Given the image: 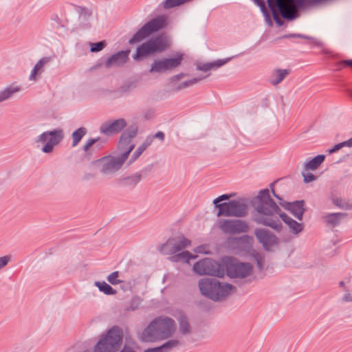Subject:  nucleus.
<instances>
[{
	"instance_id": "obj_14",
	"label": "nucleus",
	"mask_w": 352,
	"mask_h": 352,
	"mask_svg": "<svg viewBox=\"0 0 352 352\" xmlns=\"http://www.w3.org/2000/svg\"><path fill=\"white\" fill-rule=\"evenodd\" d=\"M220 228L226 233H239L248 230V226L241 221H225L220 225Z\"/></svg>"
},
{
	"instance_id": "obj_42",
	"label": "nucleus",
	"mask_w": 352,
	"mask_h": 352,
	"mask_svg": "<svg viewBox=\"0 0 352 352\" xmlns=\"http://www.w3.org/2000/svg\"><path fill=\"white\" fill-rule=\"evenodd\" d=\"M342 146H343V144H339L336 145V146L333 147V148H332V149H331V150L329 151V153H333V152H336V151H338L341 147H342Z\"/></svg>"
},
{
	"instance_id": "obj_22",
	"label": "nucleus",
	"mask_w": 352,
	"mask_h": 352,
	"mask_svg": "<svg viewBox=\"0 0 352 352\" xmlns=\"http://www.w3.org/2000/svg\"><path fill=\"white\" fill-rule=\"evenodd\" d=\"M289 71L287 70V69H283V70L278 69V70H276L273 73V74H272V79H271V82L273 85H277L280 81H282L283 80V78L287 74H289Z\"/></svg>"
},
{
	"instance_id": "obj_16",
	"label": "nucleus",
	"mask_w": 352,
	"mask_h": 352,
	"mask_svg": "<svg viewBox=\"0 0 352 352\" xmlns=\"http://www.w3.org/2000/svg\"><path fill=\"white\" fill-rule=\"evenodd\" d=\"M129 54V51H122L118 52L108 60L107 63V66L110 67L124 64L128 60Z\"/></svg>"
},
{
	"instance_id": "obj_24",
	"label": "nucleus",
	"mask_w": 352,
	"mask_h": 352,
	"mask_svg": "<svg viewBox=\"0 0 352 352\" xmlns=\"http://www.w3.org/2000/svg\"><path fill=\"white\" fill-rule=\"evenodd\" d=\"M229 59L226 60H217L216 61H214L212 63H206L203 65L202 66L199 67V69L202 70L204 72H208L212 69H217L224 64H226Z\"/></svg>"
},
{
	"instance_id": "obj_31",
	"label": "nucleus",
	"mask_w": 352,
	"mask_h": 352,
	"mask_svg": "<svg viewBox=\"0 0 352 352\" xmlns=\"http://www.w3.org/2000/svg\"><path fill=\"white\" fill-rule=\"evenodd\" d=\"M119 274L118 272L111 273L107 278L108 281L112 285H117L121 283V280L118 279Z\"/></svg>"
},
{
	"instance_id": "obj_2",
	"label": "nucleus",
	"mask_w": 352,
	"mask_h": 352,
	"mask_svg": "<svg viewBox=\"0 0 352 352\" xmlns=\"http://www.w3.org/2000/svg\"><path fill=\"white\" fill-rule=\"evenodd\" d=\"M135 134L136 131H133L130 135L122 134L118 144V157L117 158L112 156L102 157L94 162V166L103 173H110L118 170L135 146L131 139Z\"/></svg>"
},
{
	"instance_id": "obj_25",
	"label": "nucleus",
	"mask_w": 352,
	"mask_h": 352,
	"mask_svg": "<svg viewBox=\"0 0 352 352\" xmlns=\"http://www.w3.org/2000/svg\"><path fill=\"white\" fill-rule=\"evenodd\" d=\"M345 216L346 214L343 213H335L328 214L324 218L327 223L334 226L338 223L341 219Z\"/></svg>"
},
{
	"instance_id": "obj_19",
	"label": "nucleus",
	"mask_w": 352,
	"mask_h": 352,
	"mask_svg": "<svg viewBox=\"0 0 352 352\" xmlns=\"http://www.w3.org/2000/svg\"><path fill=\"white\" fill-rule=\"evenodd\" d=\"M289 209L299 219H301L304 212V202L296 201L289 205Z\"/></svg>"
},
{
	"instance_id": "obj_32",
	"label": "nucleus",
	"mask_w": 352,
	"mask_h": 352,
	"mask_svg": "<svg viewBox=\"0 0 352 352\" xmlns=\"http://www.w3.org/2000/svg\"><path fill=\"white\" fill-rule=\"evenodd\" d=\"M333 202L336 206L341 208H349L351 207L349 204L343 201L342 199L339 197L333 198Z\"/></svg>"
},
{
	"instance_id": "obj_23",
	"label": "nucleus",
	"mask_w": 352,
	"mask_h": 352,
	"mask_svg": "<svg viewBox=\"0 0 352 352\" xmlns=\"http://www.w3.org/2000/svg\"><path fill=\"white\" fill-rule=\"evenodd\" d=\"M184 76V74H179L175 76L170 78V83L173 85V90L176 91L182 88H185L187 86L192 85L197 81V80H194L193 81L189 82H185L179 85L178 87H175L176 83Z\"/></svg>"
},
{
	"instance_id": "obj_37",
	"label": "nucleus",
	"mask_w": 352,
	"mask_h": 352,
	"mask_svg": "<svg viewBox=\"0 0 352 352\" xmlns=\"http://www.w3.org/2000/svg\"><path fill=\"white\" fill-rule=\"evenodd\" d=\"M178 256H179L186 261H189L190 259L195 258L188 252H184L181 254L178 255Z\"/></svg>"
},
{
	"instance_id": "obj_5",
	"label": "nucleus",
	"mask_w": 352,
	"mask_h": 352,
	"mask_svg": "<svg viewBox=\"0 0 352 352\" xmlns=\"http://www.w3.org/2000/svg\"><path fill=\"white\" fill-rule=\"evenodd\" d=\"M274 20L279 23V15L283 18L293 20L298 16V8L295 0H267Z\"/></svg>"
},
{
	"instance_id": "obj_7",
	"label": "nucleus",
	"mask_w": 352,
	"mask_h": 352,
	"mask_svg": "<svg viewBox=\"0 0 352 352\" xmlns=\"http://www.w3.org/2000/svg\"><path fill=\"white\" fill-rule=\"evenodd\" d=\"M122 332L118 328L111 329L107 334L101 338L94 349V352H115L120 344Z\"/></svg>"
},
{
	"instance_id": "obj_46",
	"label": "nucleus",
	"mask_w": 352,
	"mask_h": 352,
	"mask_svg": "<svg viewBox=\"0 0 352 352\" xmlns=\"http://www.w3.org/2000/svg\"><path fill=\"white\" fill-rule=\"evenodd\" d=\"M244 239H246L248 241L249 240L248 237H245V238H244Z\"/></svg>"
},
{
	"instance_id": "obj_26",
	"label": "nucleus",
	"mask_w": 352,
	"mask_h": 352,
	"mask_svg": "<svg viewBox=\"0 0 352 352\" xmlns=\"http://www.w3.org/2000/svg\"><path fill=\"white\" fill-rule=\"evenodd\" d=\"M86 130L84 128H79L72 134L73 143L72 146H75L80 141L82 138L85 135Z\"/></svg>"
},
{
	"instance_id": "obj_20",
	"label": "nucleus",
	"mask_w": 352,
	"mask_h": 352,
	"mask_svg": "<svg viewBox=\"0 0 352 352\" xmlns=\"http://www.w3.org/2000/svg\"><path fill=\"white\" fill-rule=\"evenodd\" d=\"M324 158L325 157L323 155H320L314 157L313 160H311L306 164V171L314 170L317 169L320 166V165L323 162Z\"/></svg>"
},
{
	"instance_id": "obj_34",
	"label": "nucleus",
	"mask_w": 352,
	"mask_h": 352,
	"mask_svg": "<svg viewBox=\"0 0 352 352\" xmlns=\"http://www.w3.org/2000/svg\"><path fill=\"white\" fill-rule=\"evenodd\" d=\"M189 324L185 318L180 320V330L183 333H186L189 331Z\"/></svg>"
},
{
	"instance_id": "obj_35",
	"label": "nucleus",
	"mask_w": 352,
	"mask_h": 352,
	"mask_svg": "<svg viewBox=\"0 0 352 352\" xmlns=\"http://www.w3.org/2000/svg\"><path fill=\"white\" fill-rule=\"evenodd\" d=\"M302 175L305 182H310L316 179V177L312 173H309L306 170L303 173Z\"/></svg>"
},
{
	"instance_id": "obj_33",
	"label": "nucleus",
	"mask_w": 352,
	"mask_h": 352,
	"mask_svg": "<svg viewBox=\"0 0 352 352\" xmlns=\"http://www.w3.org/2000/svg\"><path fill=\"white\" fill-rule=\"evenodd\" d=\"M106 46V43L104 41H100L96 43L91 44V51L92 52H97L102 50Z\"/></svg>"
},
{
	"instance_id": "obj_45",
	"label": "nucleus",
	"mask_w": 352,
	"mask_h": 352,
	"mask_svg": "<svg viewBox=\"0 0 352 352\" xmlns=\"http://www.w3.org/2000/svg\"><path fill=\"white\" fill-rule=\"evenodd\" d=\"M210 286H206V288H207L208 289H210Z\"/></svg>"
},
{
	"instance_id": "obj_36",
	"label": "nucleus",
	"mask_w": 352,
	"mask_h": 352,
	"mask_svg": "<svg viewBox=\"0 0 352 352\" xmlns=\"http://www.w3.org/2000/svg\"><path fill=\"white\" fill-rule=\"evenodd\" d=\"M254 1L261 8L263 12H266L265 3L263 0H254Z\"/></svg>"
},
{
	"instance_id": "obj_13",
	"label": "nucleus",
	"mask_w": 352,
	"mask_h": 352,
	"mask_svg": "<svg viewBox=\"0 0 352 352\" xmlns=\"http://www.w3.org/2000/svg\"><path fill=\"white\" fill-rule=\"evenodd\" d=\"M126 126V122L123 119H119L114 121L107 122L100 126L101 133L111 135L121 131Z\"/></svg>"
},
{
	"instance_id": "obj_18",
	"label": "nucleus",
	"mask_w": 352,
	"mask_h": 352,
	"mask_svg": "<svg viewBox=\"0 0 352 352\" xmlns=\"http://www.w3.org/2000/svg\"><path fill=\"white\" fill-rule=\"evenodd\" d=\"M184 59V54L177 53L173 57L170 58H164L167 71L173 70L179 67Z\"/></svg>"
},
{
	"instance_id": "obj_39",
	"label": "nucleus",
	"mask_w": 352,
	"mask_h": 352,
	"mask_svg": "<svg viewBox=\"0 0 352 352\" xmlns=\"http://www.w3.org/2000/svg\"><path fill=\"white\" fill-rule=\"evenodd\" d=\"M10 260V257L8 256H3L0 258V267L5 266L8 261Z\"/></svg>"
},
{
	"instance_id": "obj_3",
	"label": "nucleus",
	"mask_w": 352,
	"mask_h": 352,
	"mask_svg": "<svg viewBox=\"0 0 352 352\" xmlns=\"http://www.w3.org/2000/svg\"><path fill=\"white\" fill-rule=\"evenodd\" d=\"M175 331V324L168 317L153 320L143 331L141 339L144 342H155L170 337Z\"/></svg>"
},
{
	"instance_id": "obj_28",
	"label": "nucleus",
	"mask_w": 352,
	"mask_h": 352,
	"mask_svg": "<svg viewBox=\"0 0 352 352\" xmlns=\"http://www.w3.org/2000/svg\"><path fill=\"white\" fill-rule=\"evenodd\" d=\"M45 63V61L41 60L36 63L31 74L30 79L34 80L36 79V76L42 72V69Z\"/></svg>"
},
{
	"instance_id": "obj_27",
	"label": "nucleus",
	"mask_w": 352,
	"mask_h": 352,
	"mask_svg": "<svg viewBox=\"0 0 352 352\" xmlns=\"http://www.w3.org/2000/svg\"><path fill=\"white\" fill-rule=\"evenodd\" d=\"M177 344H178L177 341L170 340L160 347L147 349L144 352H161L163 349L171 348V347L177 346Z\"/></svg>"
},
{
	"instance_id": "obj_1",
	"label": "nucleus",
	"mask_w": 352,
	"mask_h": 352,
	"mask_svg": "<svg viewBox=\"0 0 352 352\" xmlns=\"http://www.w3.org/2000/svg\"><path fill=\"white\" fill-rule=\"evenodd\" d=\"M260 200L261 203L257 206V210L263 216L258 219L259 222L278 230L280 228L279 218H281L294 233L298 234L302 230V224L280 212V210L276 203L269 197L268 190L261 192Z\"/></svg>"
},
{
	"instance_id": "obj_29",
	"label": "nucleus",
	"mask_w": 352,
	"mask_h": 352,
	"mask_svg": "<svg viewBox=\"0 0 352 352\" xmlns=\"http://www.w3.org/2000/svg\"><path fill=\"white\" fill-rule=\"evenodd\" d=\"M96 285L100 290L106 294H115L116 293V290L105 282L98 283Z\"/></svg>"
},
{
	"instance_id": "obj_9",
	"label": "nucleus",
	"mask_w": 352,
	"mask_h": 352,
	"mask_svg": "<svg viewBox=\"0 0 352 352\" xmlns=\"http://www.w3.org/2000/svg\"><path fill=\"white\" fill-rule=\"evenodd\" d=\"M194 270L201 275L209 274L222 277L225 274L224 267L210 258L199 261L194 265Z\"/></svg>"
},
{
	"instance_id": "obj_10",
	"label": "nucleus",
	"mask_w": 352,
	"mask_h": 352,
	"mask_svg": "<svg viewBox=\"0 0 352 352\" xmlns=\"http://www.w3.org/2000/svg\"><path fill=\"white\" fill-rule=\"evenodd\" d=\"M224 263L226 265L227 273L232 278H243L250 274L252 267L248 263H235L231 258H227Z\"/></svg>"
},
{
	"instance_id": "obj_12",
	"label": "nucleus",
	"mask_w": 352,
	"mask_h": 352,
	"mask_svg": "<svg viewBox=\"0 0 352 352\" xmlns=\"http://www.w3.org/2000/svg\"><path fill=\"white\" fill-rule=\"evenodd\" d=\"M63 138L61 131H53L43 133L39 138V140L46 143L43 151L45 153H50L52 151L54 145L57 144Z\"/></svg>"
},
{
	"instance_id": "obj_30",
	"label": "nucleus",
	"mask_w": 352,
	"mask_h": 352,
	"mask_svg": "<svg viewBox=\"0 0 352 352\" xmlns=\"http://www.w3.org/2000/svg\"><path fill=\"white\" fill-rule=\"evenodd\" d=\"M19 91V88H8L0 94V101L8 98L12 94Z\"/></svg>"
},
{
	"instance_id": "obj_43",
	"label": "nucleus",
	"mask_w": 352,
	"mask_h": 352,
	"mask_svg": "<svg viewBox=\"0 0 352 352\" xmlns=\"http://www.w3.org/2000/svg\"><path fill=\"white\" fill-rule=\"evenodd\" d=\"M155 137L156 138H158L161 140H163L164 138V135L162 132H158L156 135H155Z\"/></svg>"
},
{
	"instance_id": "obj_15",
	"label": "nucleus",
	"mask_w": 352,
	"mask_h": 352,
	"mask_svg": "<svg viewBox=\"0 0 352 352\" xmlns=\"http://www.w3.org/2000/svg\"><path fill=\"white\" fill-rule=\"evenodd\" d=\"M190 245V241L184 236H179L170 239L167 241L166 246L170 248L171 253H176Z\"/></svg>"
},
{
	"instance_id": "obj_6",
	"label": "nucleus",
	"mask_w": 352,
	"mask_h": 352,
	"mask_svg": "<svg viewBox=\"0 0 352 352\" xmlns=\"http://www.w3.org/2000/svg\"><path fill=\"white\" fill-rule=\"evenodd\" d=\"M170 43L166 36L163 35L158 36L141 45L137 49L133 58L136 60H139L151 54L162 52L167 49Z\"/></svg>"
},
{
	"instance_id": "obj_40",
	"label": "nucleus",
	"mask_w": 352,
	"mask_h": 352,
	"mask_svg": "<svg viewBox=\"0 0 352 352\" xmlns=\"http://www.w3.org/2000/svg\"><path fill=\"white\" fill-rule=\"evenodd\" d=\"M98 140L92 139L89 140L87 144L85 145L84 148L85 151H88V149L96 142Z\"/></svg>"
},
{
	"instance_id": "obj_17",
	"label": "nucleus",
	"mask_w": 352,
	"mask_h": 352,
	"mask_svg": "<svg viewBox=\"0 0 352 352\" xmlns=\"http://www.w3.org/2000/svg\"><path fill=\"white\" fill-rule=\"evenodd\" d=\"M256 236L265 246L272 245L276 242V237L265 230H256Z\"/></svg>"
},
{
	"instance_id": "obj_8",
	"label": "nucleus",
	"mask_w": 352,
	"mask_h": 352,
	"mask_svg": "<svg viewBox=\"0 0 352 352\" xmlns=\"http://www.w3.org/2000/svg\"><path fill=\"white\" fill-rule=\"evenodd\" d=\"M166 24L165 16H158L146 23L130 40L131 43L140 42L153 33L160 30Z\"/></svg>"
},
{
	"instance_id": "obj_41",
	"label": "nucleus",
	"mask_w": 352,
	"mask_h": 352,
	"mask_svg": "<svg viewBox=\"0 0 352 352\" xmlns=\"http://www.w3.org/2000/svg\"><path fill=\"white\" fill-rule=\"evenodd\" d=\"M340 65L344 67H350L352 69V60H344L340 63Z\"/></svg>"
},
{
	"instance_id": "obj_4",
	"label": "nucleus",
	"mask_w": 352,
	"mask_h": 352,
	"mask_svg": "<svg viewBox=\"0 0 352 352\" xmlns=\"http://www.w3.org/2000/svg\"><path fill=\"white\" fill-rule=\"evenodd\" d=\"M199 288L204 295L214 300H221L234 292L231 285H221L213 278L202 279L199 283Z\"/></svg>"
},
{
	"instance_id": "obj_44",
	"label": "nucleus",
	"mask_w": 352,
	"mask_h": 352,
	"mask_svg": "<svg viewBox=\"0 0 352 352\" xmlns=\"http://www.w3.org/2000/svg\"><path fill=\"white\" fill-rule=\"evenodd\" d=\"M144 150V148H139L138 153L136 154L135 157L133 158V160H135L138 158L142 153V152Z\"/></svg>"
},
{
	"instance_id": "obj_21",
	"label": "nucleus",
	"mask_w": 352,
	"mask_h": 352,
	"mask_svg": "<svg viewBox=\"0 0 352 352\" xmlns=\"http://www.w3.org/2000/svg\"><path fill=\"white\" fill-rule=\"evenodd\" d=\"M149 72L151 73H164L167 72L164 58L155 60L152 64Z\"/></svg>"
},
{
	"instance_id": "obj_11",
	"label": "nucleus",
	"mask_w": 352,
	"mask_h": 352,
	"mask_svg": "<svg viewBox=\"0 0 352 352\" xmlns=\"http://www.w3.org/2000/svg\"><path fill=\"white\" fill-rule=\"evenodd\" d=\"M217 207L219 208L218 216H243L246 213L245 206L236 201L219 204Z\"/></svg>"
},
{
	"instance_id": "obj_38",
	"label": "nucleus",
	"mask_w": 352,
	"mask_h": 352,
	"mask_svg": "<svg viewBox=\"0 0 352 352\" xmlns=\"http://www.w3.org/2000/svg\"><path fill=\"white\" fill-rule=\"evenodd\" d=\"M231 197V195H223L220 197H219L217 199H216L214 201V204L217 206V205H219V202L221 201H223V200H226V199H228L230 197Z\"/></svg>"
}]
</instances>
